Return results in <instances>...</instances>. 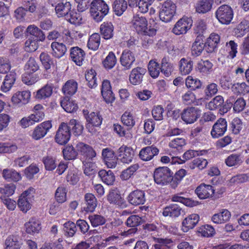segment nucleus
<instances>
[{"label":"nucleus","mask_w":249,"mask_h":249,"mask_svg":"<svg viewBox=\"0 0 249 249\" xmlns=\"http://www.w3.org/2000/svg\"><path fill=\"white\" fill-rule=\"evenodd\" d=\"M131 24L133 29L140 35L149 36H152L156 35V30L151 26L147 27V19L141 14L134 15L131 20Z\"/></svg>","instance_id":"nucleus-1"},{"label":"nucleus","mask_w":249,"mask_h":249,"mask_svg":"<svg viewBox=\"0 0 249 249\" xmlns=\"http://www.w3.org/2000/svg\"><path fill=\"white\" fill-rule=\"evenodd\" d=\"M109 11V7L104 0H93L90 3V13L96 22L102 21Z\"/></svg>","instance_id":"nucleus-2"},{"label":"nucleus","mask_w":249,"mask_h":249,"mask_svg":"<svg viewBox=\"0 0 249 249\" xmlns=\"http://www.w3.org/2000/svg\"><path fill=\"white\" fill-rule=\"evenodd\" d=\"M173 173L167 167H160L156 168L154 172V179L157 184L161 185H166L169 184L173 179Z\"/></svg>","instance_id":"nucleus-3"},{"label":"nucleus","mask_w":249,"mask_h":249,"mask_svg":"<svg viewBox=\"0 0 249 249\" xmlns=\"http://www.w3.org/2000/svg\"><path fill=\"white\" fill-rule=\"evenodd\" d=\"M176 5L171 0L164 2L159 13V17L161 20L165 22H170L176 13Z\"/></svg>","instance_id":"nucleus-4"},{"label":"nucleus","mask_w":249,"mask_h":249,"mask_svg":"<svg viewBox=\"0 0 249 249\" xmlns=\"http://www.w3.org/2000/svg\"><path fill=\"white\" fill-rule=\"evenodd\" d=\"M83 114L88 123L86 127L89 132L92 133L95 132L93 127H99L101 125L103 118L100 112H92L89 114L88 110H83Z\"/></svg>","instance_id":"nucleus-5"},{"label":"nucleus","mask_w":249,"mask_h":249,"mask_svg":"<svg viewBox=\"0 0 249 249\" xmlns=\"http://www.w3.org/2000/svg\"><path fill=\"white\" fill-rule=\"evenodd\" d=\"M116 153L119 161L123 164H130L135 157L134 149L131 147L124 144L117 150Z\"/></svg>","instance_id":"nucleus-6"},{"label":"nucleus","mask_w":249,"mask_h":249,"mask_svg":"<svg viewBox=\"0 0 249 249\" xmlns=\"http://www.w3.org/2000/svg\"><path fill=\"white\" fill-rule=\"evenodd\" d=\"M34 192V189L30 187L27 190L24 191L19 196L18 201V206L20 210L24 213H26L31 209V198L33 196L32 192Z\"/></svg>","instance_id":"nucleus-7"},{"label":"nucleus","mask_w":249,"mask_h":249,"mask_svg":"<svg viewBox=\"0 0 249 249\" xmlns=\"http://www.w3.org/2000/svg\"><path fill=\"white\" fill-rule=\"evenodd\" d=\"M215 16L220 23L227 25L231 23L233 18V12L230 6L224 4L217 9Z\"/></svg>","instance_id":"nucleus-8"},{"label":"nucleus","mask_w":249,"mask_h":249,"mask_svg":"<svg viewBox=\"0 0 249 249\" xmlns=\"http://www.w3.org/2000/svg\"><path fill=\"white\" fill-rule=\"evenodd\" d=\"M71 132L68 127L67 123L62 122L59 125L54 137L56 142L60 145H64L70 141Z\"/></svg>","instance_id":"nucleus-9"},{"label":"nucleus","mask_w":249,"mask_h":249,"mask_svg":"<svg viewBox=\"0 0 249 249\" xmlns=\"http://www.w3.org/2000/svg\"><path fill=\"white\" fill-rule=\"evenodd\" d=\"M201 110L195 107L184 108L181 114V118L186 124L194 123L200 117Z\"/></svg>","instance_id":"nucleus-10"},{"label":"nucleus","mask_w":249,"mask_h":249,"mask_svg":"<svg viewBox=\"0 0 249 249\" xmlns=\"http://www.w3.org/2000/svg\"><path fill=\"white\" fill-rule=\"evenodd\" d=\"M228 124L226 119L219 118L212 126L211 135L213 139L223 136L227 130Z\"/></svg>","instance_id":"nucleus-11"},{"label":"nucleus","mask_w":249,"mask_h":249,"mask_svg":"<svg viewBox=\"0 0 249 249\" xmlns=\"http://www.w3.org/2000/svg\"><path fill=\"white\" fill-rule=\"evenodd\" d=\"M76 148L83 160H92L96 156V153L93 148L84 142H78L76 145Z\"/></svg>","instance_id":"nucleus-12"},{"label":"nucleus","mask_w":249,"mask_h":249,"mask_svg":"<svg viewBox=\"0 0 249 249\" xmlns=\"http://www.w3.org/2000/svg\"><path fill=\"white\" fill-rule=\"evenodd\" d=\"M107 197L110 204H113L118 208L124 209L128 206L124 197L117 191L113 190L109 191Z\"/></svg>","instance_id":"nucleus-13"},{"label":"nucleus","mask_w":249,"mask_h":249,"mask_svg":"<svg viewBox=\"0 0 249 249\" xmlns=\"http://www.w3.org/2000/svg\"><path fill=\"white\" fill-rule=\"evenodd\" d=\"M127 200L130 204L134 206L143 205L146 201L145 192L139 189L135 190L128 194Z\"/></svg>","instance_id":"nucleus-14"},{"label":"nucleus","mask_w":249,"mask_h":249,"mask_svg":"<svg viewBox=\"0 0 249 249\" xmlns=\"http://www.w3.org/2000/svg\"><path fill=\"white\" fill-rule=\"evenodd\" d=\"M193 21L187 17H183L178 20L172 29V32L176 35L186 34L192 26Z\"/></svg>","instance_id":"nucleus-15"},{"label":"nucleus","mask_w":249,"mask_h":249,"mask_svg":"<svg viewBox=\"0 0 249 249\" xmlns=\"http://www.w3.org/2000/svg\"><path fill=\"white\" fill-rule=\"evenodd\" d=\"M195 193L200 199H212L214 187L211 185L202 183L196 188Z\"/></svg>","instance_id":"nucleus-16"},{"label":"nucleus","mask_w":249,"mask_h":249,"mask_svg":"<svg viewBox=\"0 0 249 249\" xmlns=\"http://www.w3.org/2000/svg\"><path fill=\"white\" fill-rule=\"evenodd\" d=\"M102 155L103 160L109 168H115L119 161L117 154L111 149L106 148L102 150Z\"/></svg>","instance_id":"nucleus-17"},{"label":"nucleus","mask_w":249,"mask_h":249,"mask_svg":"<svg viewBox=\"0 0 249 249\" xmlns=\"http://www.w3.org/2000/svg\"><path fill=\"white\" fill-rule=\"evenodd\" d=\"M52 127V124L51 121H44L38 124L32 134V138L35 140L42 139L47 134Z\"/></svg>","instance_id":"nucleus-18"},{"label":"nucleus","mask_w":249,"mask_h":249,"mask_svg":"<svg viewBox=\"0 0 249 249\" xmlns=\"http://www.w3.org/2000/svg\"><path fill=\"white\" fill-rule=\"evenodd\" d=\"M31 96V92L29 90L18 91L13 94L11 101L14 105L20 107L29 102Z\"/></svg>","instance_id":"nucleus-19"},{"label":"nucleus","mask_w":249,"mask_h":249,"mask_svg":"<svg viewBox=\"0 0 249 249\" xmlns=\"http://www.w3.org/2000/svg\"><path fill=\"white\" fill-rule=\"evenodd\" d=\"M97 205V200L92 193H88L84 196V202L82 207V211L92 213L94 211Z\"/></svg>","instance_id":"nucleus-20"},{"label":"nucleus","mask_w":249,"mask_h":249,"mask_svg":"<svg viewBox=\"0 0 249 249\" xmlns=\"http://www.w3.org/2000/svg\"><path fill=\"white\" fill-rule=\"evenodd\" d=\"M86 56L85 51L78 47H71L70 50V57L76 65L81 66L83 65Z\"/></svg>","instance_id":"nucleus-21"},{"label":"nucleus","mask_w":249,"mask_h":249,"mask_svg":"<svg viewBox=\"0 0 249 249\" xmlns=\"http://www.w3.org/2000/svg\"><path fill=\"white\" fill-rule=\"evenodd\" d=\"M159 153V149L152 145L142 148L139 152V157L143 161H149Z\"/></svg>","instance_id":"nucleus-22"},{"label":"nucleus","mask_w":249,"mask_h":249,"mask_svg":"<svg viewBox=\"0 0 249 249\" xmlns=\"http://www.w3.org/2000/svg\"><path fill=\"white\" fill-rule=\"evenodd\" d=\"M199 221V215L196 213L189 215L182 222L181 230L183 232H188L193 229Z\"/></svg>","instance_id":"nucleus-23"},{"label":"nucleus","mask_w":249,"mask_h":249,"mask_svg":"<svg viewBox=\"0 0 249 249\" xmlns=\"http://www.w3.org/2000/svg\"><path fill=\"white\" fill-rule=\"evenodd\" d=\"M220 41V37L219 35L214 33H212L205 43L206 52L208 53L215 52Z\"/></svg>","instance_id":"nucleus-24"},{"label":"nucleus","mask_w":249,"mask_h":249,"mask_svg":"<svg viewBox=\"0 0 249 249\" xmlns=\"http://www.w3.org/2000/svg\"><path fill=\"white\" fill-rule=\"evenodd\" d=\"M26 32L30 36L29 38H34L39 42H43L45 39L44 32L35 25H30L26 29Z\"/></svg>","instance_id":"nucleus-25"},{"label":"nucleus","mask_w":249,"mask_h":249,"mask_svg":"<svg viewBox=\"0 0 249 249\" xmlns=\"http://www.w3.org/2000/svg\"><path fill=\"white\" fill-rule=\"evenodd\" d=\"M135 60L134 53L128 50H124L121 56L120 62L121 65L127 69L131 68Z\"/></svg>","instance_id":"nucleus-26"},{"label":"nucleus","mask_w":249,"mask_h":249,"mask_svg":"<svg viewBox=\"0 0 249 249\" xmlns=\"http://www.w3.org/2000/svg\"><path fill=\"white\" fill-rule=\"evenodd\" d=\"M182 209L176 204H171L163 209L162 215L165 217L172 218L178 217L181 213Z\"/></svg>","instance_id":"nucleus-27"},{"label":"nucleus","mask_w":249,"mask_h":249,"mask_svg":"<svg viewBox=\"0 0 249 249\" xmlns=\"http://www.w3.org/2000/svg\"><path fill=\"white\" fill-rule=\"evenodd\" d=\"M3 178L8 182H17L21 179L20 174L13 169H4L2 172Z\"/></svg>","instance_id":"nucleus-28"},{"label":"nucleus","mask_w":249,"mask_h":249,"mask_svg":"<svg viewBox=\"0 0 249 249\" xmlns=\"http://www.w3.org/2000/svg\"><path fill=\"white\" fill-rule=\"evenodd\" d=\"M183 103L187 105L194 104L195 106H200L204 99L202 98L196 99L195 94L191 91H188L182 96Z\"/></svg>","instance_id":"nucleus-29"},{"label":"nucleus","mask_w":249,"mask_h":249,"mask_svg":"<svg viewBox=\"0 0 249 249\" xmlns=\"http://www.w3.org/2000/svg\"><path fill=\"white\" fill-rule=\"evenodd\" d=\"M68 48L69 47H67L63 43L54 41L51 44L52 54L56 58H59L64 56L67 52Z\"/></svg>","instance_id":"nucleus-30"},{"label":"nucleus","mask_w":249,"mask_h":249,"mask_svg":"<svg viewBox=\"0 0 249 249\" xmlns=\"http://www.w3.org/2000/svg\"><path fill=\"white\" fill-rule=\"evenodd\" d=\"M231 214L227 209H222L219 213L213 214L211 218L212 221L215 224H223L229 221Z\"/></svg>","instance_id":"nucleus-31"},{"label":"nucleus","mask_w":249,"mask_h":249,"mask_svg":"<svg viewBox=\"0 0 249 249\" xmlns=\"http://www.w3.org/2000/svg\"><path fill=\"white\" fill-rule=\"evenodd\" d=\"M71 5L70 2L63 0L61 3H58L55 8V13L58 17H65L71 12Z\"/></svg>","instance_id":"nucleus-32"},{"label":"nucleus","mask_w":249,"mask_h":249,"mask_svg":"<svg viewBox=\"0 0 249 249\" xmlns=\"http://www.w3.org/2000/svg\"><path fill=\"white\" fill-rule=\"evenodd\" d=\"M24 226L26 232L31 234L38 233L41 229L40 222L34 217L31 218Z\"/></svg>","instance_id":"nucleus-33"},{"label":"nucleus","mask_w":249,"mask_h":249,"mask_svg":"<svg viewBox=\"0 0 249 249\" xmlns=\"http://www.w3.org/2000/svg\"><path fill=\"white\" fill-rule=\"evenodd\" d=\"M208 164V161L206 159L202 157H197L190 161L188 166L191 170L197 169L199 171H202L207 167Z\"/></svg>","instance_id":"nucleus-34"},{"label":"nucleus","mask_w":249,"mask_h":249,"mask_svg":"<svg viewBox=\"0 0 249 249\" xmlns=\"http://www.w3.org/2000/svg\"><path fill=\"white\" fill-rule=\"evenodd\" d=\"M60 104L62 108L68 113L75 112L78 108L76 102L68 97L64 98Z\"/></svg>","instance_id":"nucleus-35"},{"label":"nucleus","mask_w":249,"mask_h":249,"mask_svg":"<svg viewBox=\"0 0 249 249\" xmlns=\"http://www.w3.org/2000/svg\"><path fill=\"white\" fill-rule=\"evenodd\" d=\"M67 124L70 131H71L74 136H77L82 134L84 127L81 122L78 120L71 119Z\"/></svg>","instance_id":"nucleus-36"},{"label":"nucleus","mask_w":249,"mask_h":249,"mask_svg":"<svg viewBox=\"0 0 249 249\" xmlns=\"http://www.w3.org/2000/svg\"><path fill=\"white\" fill-rule=\"evenodd\" d=\"M21 245L19 237L15 235L8 236L4 243L5 249H19Z\"/></svg>","instance_id":"nucleus-37"},{"label":"nucleus","mask_w":249,"mask_h":249,"mask_svg":"<svg viewBox=\"0 0 249 249\" xmlns=\"http://www.w3.org/2000/svg\"><path fill=\"white\" fill-rule=\"evenodd\" d=\"M142 223V219L138 215H131L129 216L126 222V225L128 227H131V233H135L137 231V227Z\"/></svg>","instance_id":"nucleus-38"},{"label":"nucleus","mask_w":249,"mask_h":249,"mask_svg":"<svg viewBox=\"0 0 249 249\" xmlns=\"http://www.w3.org/2000/svg\"><path fill=\"white\" fill-rule=\"evenodd\" d=\"M100 30L104 39H109L113 37L114 27L111 22H103L100 25Z\"/></svg>","instance_id":"nucleus-39"},{"label":"nucleus","mask_w":249,"mask_h":249,"mask_svg":"<svg viewBox=\"0 0 249 249\" xmlns=\"http://www.w3.org/2000/svg\"><path fill=\"white\" fill-rule=\"evenodd\" d=\"M98 176L102 181L108 185H112L115 179L114 173L110 170L108 171L104 169L101 170L98 172Z\"/></svg>","instance_id":"nucleus-40"},{"label":"nucleus","mask_w":249,"mask_h":249,"mask_svg":"<svg viewBox=\"0 0 249 249\" xmlns=\"http://www.w3.org/2000/svg\"><path fill=\"white\" fill-rule=\"evenodd\" d=\"M171 200L172 202H180L190 207H193L199 204L198 201H195L192 199L183 197L180 194H176L172 196Z\"/></svg>","instance_id":"nucleus-41"},{"label":"nucleus","mask_w":249,"mask_h":249,"mask_svg":"<svg viewBox=\"0 0 249 249\" xmlns=\"http://www.w3.org/2000/svg\"><path fill=\"white\" fill-rule=\"evenodd\" d=\"M139 168L140 166L138 163L131 165L122 171L120 175V178L122 180H128L135 174Z\"/></svg>","instance_id":"nucleus-42"},{"label":"nucleus","mask_w":249,"mask_h":249,"mask_svg":"<svg viewBox=\"0 0 249 249\" xmlns=\"http://www.w3.org/2000/svg\"><path fill=\"white\" fill-rule=\"evenodd\" d=\"M213 0H199L196 4V10L198 13H206L211 10Z\"/></svg>","instance_id":"nucleus-43"},{"label":"nucleus","mask_w":249,"mask_h":249,"mask_svg":"<svg viewBox=\"0 0 249 249\" xmlns=\"http://www.w3.org/2000/svg\"><path fill=\"white\" fill-rule=\"evenodd\" d=\"M121 122L127 129H131L136 124L135 116L129 111H125L121 116Z\"/></svg>","instance_id":"nucleus-44"},{"label":"nucleus","mask_w":249,"mask_h":249,"mask_svg":"<svg viewBox=\"0 0 249 249\" xmlns=\"http://www.w3.org/2000/svg\"><path fill=\"white\" fill-rule=\"evenodd\" d=\"M179 71L182 75L190 73L193 67V62L190 59L182 58L179 61Z\"/></svg>","instance_id":"nucleus-45"},{"label":"nucleus","mask_w":249,"mask_h":249,"mask_svg":"<svg viewBox=\"0 0 249 249\" xmlns=\"http://www.w3.org/2000/svg\"><path fill=\"white\" fill-rule=\"evenodd\" d=\"M231 90L237 95H244L249 92V86L245 82L237 83L232 85Z\"/></svg>","instance_id":"nucleus-46"},{"label":"nucleus","mask_w":249,"mask_h":249,"mask_svg":"<svg viewBox=\"0 0 249 249\" xmlns=\"http://www.w3.org/2000/svg\"><path fill=\"white\" fill-rule=\"evenodd\" d=\"M128 2L125 0H115L113 4V9L115 14L121 16L127 8Z\"/></svg>","instance_id":"nucleus-47"},{"label":"nucleus","mask_w":249,"mask_h":249,"mask_svg":"<svg viewBox=\"0 0 249 249\" xmlns=\"http://www.w3.org/2000/svg\"><path fill=\"white\" fill-rule=\"evenodd\" d=\"M64 159L66 160H74L76 159L78 156L77 149L72 145H68L62 151Z\"/></svg>","instance_id":"nucleus-48"},{"label":"nucleus","mask_w":249,"mask_h":249,"mask_svg":"<svg viewBox=\"0 0 249 249\" xmlns=\"http://www.w3.org/2000/svg\"><path fill=\"white\" fill-rule=\"evenodd\" d=\"M63 34L65 35V36L63 37L64 41L66 44L69 45L72 44L73 38L75 39L80 38L83 36L81 33L75 31H72L71 32L69 30H66L63 32Z\"/></svg>","instance_id":"nucleus-49"},{"label":"nucleus","mask_w":249,"mask_h":249,"mask_svg":"<svg viewBox=\"0 0 249 249\" xmlns=\"http://www.w3.org/2000/svg\"><path fill=\"white\" fill-rule=\"evenodd\" d=\"M77 83L73 80L68 81L63 87L62 90L64 93L67 95H72L77 91Z\"/></svg>","instance_id":"nucleus-50"},{"label":"nucleus","mask_w":249,"mask_h":249,"mask_svg":"<svg viewBox=\"0 0 249 249\" xmlns=\"http://www.w3.org/2000/svg\"><path fill=\"white\" fill-rule=\"evenodd\" d=\"M64 235L67 237H73L76 233L77 228L76 224L71 221L65 222L63 225Z\"/></svg>","instance_id":"nucleus-51"},{"label":"nucleus","mask_w":249,"mask_h":249,"mask_svg":"<svg viewBox=\"0 0 249 249\" xmlns=\"http://www.w3.org/2000/svg\"><path fill=\"white\" fill-rule=\"evenodd\" d=\"M242 120L238 117L234 118L230 124V130L234 135L239 134L243 129Z\"/></svg>","instance_id":"nucleus-52"},{"label":"nucleus","mask_w":249,"mask_h":249,"mask_svg":"<svg viewBox=\"0 0 249 249\" xmlns=\"http://www.w3.org/2000/svg\"><path fill=\"white\" fill-rule=\"evenodd\" d=\"M205 47L206 48L205 44L203 43L202 41L197 37L192 46L191 52L192 55L194 56L200 55Z\"/></svg>","instance_id":"nucleus-53"},{"label":"nucleus","mask_w":249,"mask_h":249,"mask_svg":"<svg viewBox=\"0 0 249 249\" xmlns=\"http://www.w3.org/2000/svg\"><path fill=\"white\" fill-rule=\"evenodd\" d=\"M186 174L187 172L186 170L184 169H180L177 171L174 176L173 175V179H172L171 181V187L173 189H175L183 178L186 175Z\"/></svg>","instance_id":"nucleus-54"},{"label":"nucleus","mask_w":249,"mask_h":249,"mask_svg":"<svg viewBox=\"0 0 249 249\" xmlns=\"http://www.w3.org/2000/svg\"><path fill=\"white\" fill-rule=\"evenodd\" d=\"M101 36L98 33L93 34L89 38L88 42V48L92 50L96 51L99 47Z\"/></svg>","instance_id":"nucleus-55"},{"label":"nucleus","mask_w":249,"mask_h":249,"mask_svg":"<svg viewBox=\"0 0 249 249\" xmlns=\"http://www.w3.org/2000/svg\"><path fill=\"white\" fill-rule=\"evenodd\" d=\"M186 144V141L184 138H177L169 142V146L170 148L174 149L175 151L180 153Z\"/></svg>","instance_id":"nucleus-56"},{"label":"nucleus","mask_w":249,"mask_h":249,"mask_svg":"<svg viewBox=\"0 0 249 249\" xmlns=\"http://www.w3.org/2000/svg\"><path fill=\"white\" fill-rule=\"evenodd\" d=\"M148 70L152 78H157L160 71V67L158 62L154 60H151L148 65Z\"/></svg>","instance_id":"nucleus-57"},{"label":"nucleus","mask_w":249,"mask_h":249,"mask_svg":"<svg viewBox=\"0 0 249 249\" xmlns=\"http://www.w3.org/2000/svg\"><path fill=\"white\" fill-rule=\"evenodd\" d=\"M84 168V173L87 176L94 175L97 172L96 167L93 162L85 160L82 161Z\"/></svg>","instance_id":"nucleus-58"},{"label":"nucleus","mask_w":249,"mask_h":249,"mask_svg":"<svg viewBox=\"0 0 249 249\" xmlns=\"http://www.w3.org/2000/svg\"><path fill=\"white\" fill-rule=\"evenodd\" d=\"M249 23L246 20H242L234 29V32L237 37L243 36L249 31Z\"/></svg>","instance_id":"nucleus-59"},{"label":"nucleus","mask_w":249,"mask_h":249,"mask_svg":"<svg viewBox=\"0 0 249 249\" xmlns=\"http://www.w3.org/2000/svg\"><path fill=\"white\" fill-rule=\"evenodd\" d=\"M224 103L223 97L220 95L215 96L212 101L208 104V108L211 110H216L221 108L222 105Z\"/></svg>","instance_id":"nucleus-60"},{"label":"nucleus","mask_w":249,"mask_h":249,"mask_svg":"<svg viewBox=\"0 0 249 249\" xmlns=\"http://www.w3.org/2000/svg\"><path fill=\"white\" fill-rule=\"evenodd\" d=\"M225 162L228 166L232 167L240 164L242 161L240 155L232 154L225 159Z\"/></svg>","instance_id":"nucleus-61"},{"label":"nucleus","mask_w":249,"mask_h":249,"mask_svg":"<svg viewBox=\"0 0 249 249\" xmlns=\"http://www.w3.org/2000/svg\"><path fill=\"white\" fill-rule=\"evenodd\" d=\"M172 243L171 239L167 238H157L156 243L153 246L154 249H169V245Z\"/></svg>","instance_id":"nucleus-62"},{"label":"nucleus","mask_w":249,"mask_h":249,"mask_svg":"<svg viewBox=\"0 0 249 249\" xmlns=\"http://www.w3.org/2000/svg\"><path fill=\"white\" fill-rule=\"evenodd\" d=\"M117 62V59L115 54L112 52H110L103 64L106 69H111L114 67Z\"/></svg>","instance_id":"nucleus-63"},{"label":"nucleus","mask_w":249,"mask_h":249,"mask_svg":"<svg viewBox=\"0 0 249 249\" xmlns=\"http://www.w3.org/2000/svg\"><path fill=\"white\" fill-rule=\"evenodd\" d=\"M67 190L64 187H58L55 193V198L57 202L62 203L67 200Z\"/></svg>","instance_id":"nucleus-64"}]
</instances>
